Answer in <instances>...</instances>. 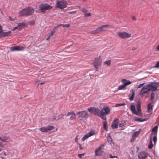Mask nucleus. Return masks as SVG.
<instances>
[{
  "label": "nucleus",
  "mask_w": 159,
  "mask_h": 159,
  "mask_svg": "<svg viewBox=\"0 0 159 159\" xmlns=\"http://www.w3.org/2000/svg\"><path fill=\"white\" fill-rule=\"evenodd\" d=\"M110 157L111 158H115V157H117V156H112V155L111 154H110Z\"/></svg>",
  "instance_id": "49"
},
{
  "label": "nucleus",
  "mask_w": 159,
  "mask_h": 159,
  "mask_svg": "<svg viewBox=\"0 0 159 159\" xmlns=\"http://www.w3.org/2000/svg\"><path fill=\"white\" fill-rule=\"evenodd\" d=\"M57 28V26L54 27L53 29L51 31V32L49 34V38H50L51 36H52L56 32V29Z\"/></svg>",
  "instance_id": "24"
},
{
  "label": "nucleus",
  "mask_w": 159,
  "mask_h": 159,
  "mask_svg": "<svg viewBox=\"0 0 159 159\" xmlns=\"http://www.w3.org/2000/svg\"><path fill=\"white\" fill-rule=\"evenodd\" d=\"M91 14L90 13H87L86 12L84 14V17H85L90 16H91Z\"/></svg>",
  "instance_id": "40"
},
{
  "label": "nucleus",
  "mask_w": 159,
  "mask_h": 159,
  "mask_svg": "<svg viewBox=\"0 0 159 159\" xmlns=\"http://www.w3.org/2000/svg\"><path fill=\"white\" fill-rule=\"evenodd\" d=\"M135 49V48H133L132 49V50H134Z\"/></svg>",
  "instance_id": "59"
},
{
  "label": "nucleus",
  "mask_w": 159,
  "mask_h": 159,
  "mask_svg": "<svg viewBox=\"0 0 159 159\" xmlns=\"http://www.w3.org/2000/svg\"><path fill=\"white\" fill-rule=\"evenodd\" d=\"M139 134V131H136L134 132L132 135V137L133 139L135 138L136 137H137Z\"/></svg>",
  "instance_id": "28"
},
{
  "label": "nucleus",
  "mask_w": 159,
  "mask_h": 159,
  "mask_svg": "<svg viewBox=\"0 0 159 159\" xmlns=\"http://www.w3.org/2000/svg\"><path fill=\"white\" fill-rule=\"evenodd\" d=\"M76 113L75 114L73 111L68 112L66 115L67 116H71L70 117V119L71 120L75 119H76Z\"/></svg>",
  "instance_id": "16"
},
{
  "label": "nucleus",
  "mask_w": 159,
  "mask_h": 159,
  "mask_svg": "<svg viewBox=\"0 0 159 159\" xmlns=\"http://www.w3.org/2000/svg\"><path fill=\"white\" fill-rule=\"evenodd\" d=\"M9 19L11 21H13L14 20V19H12L10 17H9Z\"/></svg>",
  "instance_id": "56"
},
{
  "label": "nucleus",
  "mask_w": 159,
  "mask_h": 159,
  "mask_svg": "<svg viewBox=\"0 0 159 159\" xmlns=\"http://www.w3.org/2000/svg\"><path fill=\"white\" fill-rule=\"evenodd\" d=\"M84 153H82V154H78V157L80 158H82V157H81L82 156V155H84Z\"/></svg>",
  "instance_id": "46"
},
{
  "label": "nucleus",
  "mask_w": 159,
  "mask_h": 159,
  "mask_svg": "<svg viewBox=\"0 0 159 159\" xmlns=\"http://www.w3.org/2000/svg\"><path fill=\"white\" fill-rule=\"evenodd\" d=\"M50 38H49V36H48V38L47 39V40H48V39H49Z\"/></svg>",
  "instance_id": "60"
},
{
  "label": "nucleus",
  "mask_w": 159,
  "mask_h": 159,
  "mask_svg": "<svg viewBox=\"0 0 159 159\" xmlns=\"http://www.w3.org/2000/svg\"><path fill=\"white\" fill-rule=\"evenodd\" d=\"M55 119H56V118H55V119H53V120H55Z\"/></svg>",
  "instance_id": "63"
},
{
  "label": "nucleus",
  "mask_w": 159,
  "mask_h": 159,
  "mask_svg": "<svg viewBox=\"0 0 159 159\" xmlns=\"http://www.w3.org/2000/svg\"><path fill=\"white\" fill-rule=\"evenodd\" d=\"M25 25V24L24 23H19L18 25V28H20L22 26H24Z\"/></svg>",
  "instance_id": "41"
},
{
  "label": "nucleus",
  "mask_w": 159,
  "mask_h": 159,
  "mask_svg": "<svg viewBox=\"0 0 159 159\" xmlns=\"http://www.w3.org/2000/svg\"><path fill=\"white\" fill-rule=\"evenodd\" d=\"M155 68H158L159 67V61L157 62L156 63L155 66H154Z\"/></svg>",
  "instance_id": "44"
},
{
  "label": "nucleus",
  "mask_w": 159,
  "mask_h": 159,
  "mask_svg": "<svg viewBox=\"0 0 159 159\" xmlns=\"http://www.w3.org/2000/svg\"><path fill=\"white\" fill-rule=\"evenodd\" d=\"M158 128V126H155L152 129V131L153 132H157Z\"/></svg>",
  "instance_id": "36"
},
{
  "label": "nucleus",
  "mask_w": 159,
  "mask_h": 159,
  "mask_svg": "<svg viewBox=\"0 0 159 159\" xmlns=\"http://www.w3.org/2000/svg\"><path fill=\"white\" fill-rule=\"evenodd\" d=\"M153 106L149 103L148 105V113L151 112L152 110Z\"/></svg>",
  "instance_id": "25"
},
{
  "label": "nucleus",
  "mask_w": 159,
  "mask_h": 159,
  "mask_svg": "<svg viewBox=\"0 0 159 159\" xmlns=\"http://www.w3.org/2000/svg\"><path fill=\"white\" fill-rule=\"evenodd\" d=\"M0 139L3 142H7L8 140V138L6 136L1 137Z\"/></svg>",
  "instance_id": "26"
},
{
  "label": "nucleus",
  "mask_w": 159,
  "mask_h": 159,
  "mask_svg": "<svg viewBox=\"0 0 159 159\" xmlns=\"http://www.w3.org/2000/svg\"><path fill=\"white\" fill-rule=\"evenodd\" d=\"M101 31L100 28L99 27L97 28L95 30L92 31L90 33L92 34H96L100 33Z\"/></svg>",
  "instance_id": "23"
},
{
  "label": "nucleus",
  "mask_w": 159,
  "mask_h": 159,
  "mask_svg": "<svg viewBox=\"0 0 159 159\" xmlns=\"http://www.w3.org/2000/svg\"><path fill=\"white\" fill-rule=\"evenodd\" d=\"M101 31H105L108 29L110 28L111 26L110 25H104L99 27Z\"/></svg>",
  "instance_id": "17"
},
{
  "label": "nucleus",
  "mask_w": 159,
  "mask_h": 159,
  "mask_svg": "<svg viewBox=\"0 0 159 159\" xmlns=\"http://www.w3.org/2000/svg\"><path fill=\"white\" fill-rule=\"evenodd\" d=\"M141 103L139 101L138 102L136 106L137 111H136L135 107L133 105V103H132L130 106V109L132 113L140 117L143 116L141 110Z\"/></svg>",
  "instance_id": "1"
},
{
  "label": "nucleus",
  "mask_w": 159,
  "mask_h": 159,
  "mask_svg": "<svg viewBox=\"0 0 159 159\" xmlns=\"http://www.w3.org/2000/svg\"><path fill=\"white\" fill-rule=\"evenodd\" d=\"M93 113L102 119V116L101 112V110H100L98 108H94V111Z\"/></svg>",
  "instance_id": "14"
},
{
  "label": "nucleus",
  "mask_w": 159,
  "mask_h": 159,
  "mask_svg": "<svg viewBox=\"0 0 159 159\" xmlns=\"http://www.w3.org/2000/svg\"><path fill=\"white\" fill-rule=\"evenodd\" d=\"M18 26L17 27H14L13 28V30H15L17 28H18Z\"/></svg>",
  "instance_id": "55"
},
{
  "label": "nucleus",
  "mask_w": 159,
  "mask_h": 159,
  "mask_svg": "<svg viewBox=\"0 0 159 159\" xmlns=\"http://www.w3.org/2000/svg\"><path fill=\"white\" fill-rule=\"evenodd\" d=\"M110 139H111V141H112V140L111 138H110Z\"/></svg>",
  "instance_id": "62"
},
{
  "label": "nucleus",
  "mask_w": 159,
  "mask_h": 159,
  "mask_svg": "<svg viewBox=\"0 0 159 159\" xmlns=\"http://www.w3.org/2000/svg\"><path fill=\"white\" fill-rule=\"evenodd\" d=\"M103 127L106 131H107V123L106 121L104 122L103 123Z\"/></svg>",
  "instance_id": "30"
},
{
  "label": "nucleus",
  "mask_w": 159,
  "mask_h": 159,
  "mask_svg": "<svg viewBox=\"0 0 159 159\" xmlns=\"http://www.w3.org/2000/svg\"><path fill=\"white\" fill-rule=\"evenodd\" d=\"M70 25L69 24H60V25H58L57 26V28H58L59 27L61 26H62L63 27H66L68 28L70 27Z\"/></svg>",
  "instance_id": "29"
},
{
  "label": "nucleus",
  "mask_w": 159,
  "mask_h": 159,
  "mask_svg": "<svg viewBox=\"0 0 159 159\" xmlns=\"http://www.w3.org/2000/svg\"><path fill=\"white\" fill-rule=\"evenodd\" d=\"M135 94L134 91L133 90H131L130 92L129 98V99L130 101H131L134 99V96Z\"/></svg>",
  "instance_id": "22"
},
{
  "label": "nucleus",
  "mask_w": 159,
  "mask_h": 159,
  "mask_svg": "<svg viewBox=\"0 0 159 159\" xmlns=\"http://www.w3.org/2000/svg\"><path fill=\"white\" fill-rule=\"evenodd\" d=\"M80 11L84 12V14L87 11V10L84 7L81 8Z\"/></svg>",
  "instance_id": "34"
},
{
  "label": "nucleus",
  "mask_w": 159,
  "mask_h": 159,
  "mask_svg": "<svg viewBox=\"0 0 159 159\" xmlns=\"http://www.w3.org/2000/svg\"><path fill=\"white\" fill-rule=\"evenodd\" d=\"M52 8L51 6L46 3H41L39 6V11L43 13H45L46 10H50Z\"/></svg>",
  "instance_id": "3"
},
{
  "label": "nucleus",
  "mask_w": 159,
  "mask_h": 159,
  "mask_svg": "<svg viewBox=\"0 0 159 159\" xmlns=\"http://www.w3.org/2000/svg\"><path fill=\"white\" fill-rule=\"evenodd\" d=\"M24 49L23 47H20L19 46H14L11 47V50L12 51H21Z\"/></svg>",
  "instance_id": "18"
},
{
  "label": "nucleus",
  "mask_w": 159,
  "mask_h": 159,
  "mask_svg": "<svg viewBox=\"0 0 159 159\" xmlns=\"http://www.w3.org/2000/svg\"><path fill=\"white\" fill-rule=\"evenodd\" d=\"M102 148H101V146H99L95 150V153L96 155L97 156L101 155L102 154Z\"/></svg>",
  "instance_id": "19"
},
{
  "label": "nucleus",
  "mask_w": 159,
  "mask_h": 159,
  "mask_svg": "<svg viewBox=\"0 0 159 159\" xmlns=\"http://www.w3.org/2000/svg\"><path fill=\"white\" fill-rule=\"evenodd\" d=\"M146 120L145 119L143 120L140 118H136L134 119V120L136 121H139V122H143L145 121Z\"/></svg>",
  "instance_id": "32"
},
{
  "label": "nucleus",
  "mask_w": 159,
  "mask_h": 159,
  "mask_svg": "<svg viewBox=\"0 0 159 159\" xmlns=\"http://www.w3.org/2000/svg\"><path fill=\"white\" fill-rule=\"evenodd\" d=\"M153 147V144H152V139H150L149 142V144L148 146V148L149 149H151Z\"/></svg>",
  "instance_id": "31"
},
{
  "label": "nucleus",
  "mask_w": 159,
  "mask_h": 159,
  "mask_svg": "<svg viewBox=\"0 0 159 159\" xmlns=\"http://www.w3.org/2000/svg\"><path fill=\"white\" fill-rule=\"evenodd\" d=\"M95 133V131L94 130H91L90 132L86 134L84 136L82 139V140L83 141H84L89 137L94 135Z\"/></svg>",
  "instance_id": "12"
},
{
  "label": "nucleus",
  "mask_w": 159,
  "mask_h": 159,
  "mask_svg": "<svg viewBox=\"0 0 159 159\" xmlns=\"http://www.w3.org/2000/svg\"><path fill=\"white\" fill-rule=\"evenodd\" d=\"M54 129V127L53 126L49 125L40 128L39 130L42 132H47L52 130Z\"/></svg>",
  "instance_id": "10"
},
{
  "label": "nucleus",
  "mask_w": 159,
  "mask_h": 159,
  "mask_svg": "<svg viewBox=\"0 0 159 159\" xmlns=\"http://www.w3.org/2000/svg\"><path fill=\"white\" fill-rule=\"evenodd\" d=\"M137 150H139V148L138 147H137Z\"/></svg>",
  "instance_id": "61"
},
{
  "label": "nucleus",
  "mask_w": 159,
  "mask_h": 159,
  "mask_svg": "<svg viewBox=\"0 0 159 159\" xmlns=\"http://www.w3.org/2000/svg\"><path fill=\"white\" fill-rule=\"evenodd\" d=\"M101 60L99 57L95 59V60L93 63V65L94 67L96 69H98L99 67L101 66Z\"/></svg>",
  "instance_id": "11"
},
{
  "label": "nucleus",
  "mask_w": 159,
  "mask_h": 159,
  "mask_svg": "<svg viewBox=\"0 0 159 159\" xmlns=\"http://www.w3.org/2000/svg\"><path fill=\"white\" fill-rule=\"evenodd\" d=\"M76 11H71V12H68L69 14H71L72 13L73 14H75L76 12Z\"/></svg>",
  "instance_id": "48"
},
{
  "label": "nucleus",
  "mask_w": 159,
  "mask_h": 159,
  "mask_svg": "<svg viewBox=\"0 0 159 159\" xmlns=\"http://www.w3.org/2000/svg\"><path fill=\"white\" fill-rule=\"evenodd\" d=\"M132 19L133 20H136V18H135V17L134 16H133L132 17Z\"/></svg>",
  "instance_id": "53"
},
{
  "label": "nucleus",
  "mask_w": 159,
  "mask_h": 159,
  "mask_svg": "<svg viewBox=\"0 0 159 159\" xmlns=\"http://www.w3.org/2000/svg\"><path fill=\"white\" fill-rule=\"evenodd\" d=\"M118 90H124L126 89L125 86L124 84L120 85L117 89Z\"/></svg>",
  "instance_id": "27"
},
{
  "label": "nucleus",
  "mask_w": 159,
  "mask_h": 159,
  "mask_svg": "<svg viewBox=\"0 0 159 159\" xmlns=\"http://www.w3.org/2000/svg\"><path fill=\"white\" fill-rule=\"evenodd\" d=\"M119 120L118 118H116L113 120L111 125L112 129H116L118 128Z\"/></svg>",
  "instance_id": "15"
},
{
  "label": "nucleus",
  "mask_w": 159,
  "mask_h": 159,
  "mask_svg": "<svg viewBox=\"0 0 159 159\" xmlns=\"http://www.w3.org/2000/svg\"><path fill=\"white\" fill-rule=\"evenodd\" d=\"M79 145L80 149V150L83 149V148L82 147L81 145L80 144H79Z\"/></svg>",
  "instance_id": "51"
},
{
  "label": "nucleus",
  "mask_w": 159,
  "mask_h": 159,
  "mask_svg": "<svg viewBox=\"0 0 159 159\" xmlns=\"http://www.w3.org/2000/svg\"><path fill=\"white\" fill-rule=\"evenodd\" d=\"M104 144H102V145L101 146H101V148L102 147H104Z\"/></svg>",
  "instance_id": "57"
},
{
  "label": "nucleus",
  "mask_w": 159,
  "mask_h": 159,
  "mask_svg": "<svg viewBox=\"0 0 159 159\" xmlns=\"http://www.w3.org/2000/svg\"><path fill=\"white\" fill-rule=\"evenodd\" d=\"M125 122L124 121H122L121 123L119 125V127H122L124 125Z\"/></svg>",
  "instance_id": "39"
},
{
  "label": "nucleus",
  "mask_w": 159,
  "mask_h": 159,
  "mask_svg": "<svg viewBox=\"0 0 159 159\" xmlns=\"http://www.w3.org/2000/svg\"><path fill=\"white\" fill-rule=\"evenodd\" d=\"M148 155L146 152L143 151L139 153L138 157L139 159H145Z\"/></svg>",
  "instance_id": "13"
},
{
  "label": "nucleus",
  "mask_w": 159,
  "mask_h": 159,
  "mask_svg": "<svg viewBox=\"0 0 159 159\" xmlns=\"http://www.w3.org/2000/svg\"><path fill=\"white\" fill-rule=\"evenodd\" d=\"M78 7L80 9H80L81 8V7H80V6H78Z\"/></svg>",
  "instance_id": "58"
},
{
  "label": "nucleus",
  "mask_w": 159,
  "mask_h": 159,
  "mask_svg": "<svg viewBox=\"0 0 159 159\" xmlns=\"http://www.w3.org/2000/svg\"><path fill=\"white\" fill-rule=\"evenodd\" d=\"M144 84V83H143L142 84H140L138 85L137 86V88H140L142 87Z\"/></svg>",
  "instance_id": "42"
},
{
  "label": "nucleus",
  "mask_w": 159,
  "mask_h": 159,
  "mask_svg": "<svg viewBox=\"0 0 159 159\" xmlns=\"http://www.w3.org/2000/svg\"><path fill=\"white\" fill-rule=\"evenodd\" d=\"M156 48L157 51H159V44L157 46Z\"/></svg>",
  "instance_id": "52"
},
{
  "label": "nucleus",
  "mask_w": 159,
  "mask_h": 159,
  "mask_svg": "<svg viewBox=\"0 0 159 159\" xmlns=\"http://www.w3.org/2000/svg\"><path fill=\"white\" fill-rule=\"evenodd\" d=\"M2 29V27L1 25L0 24V31H1Z\"/></svg>",
  "instance_id": "54"
},
{
  "label": "nucleus",
  "mask_w": 159,
  "mask_h": 159,
  "mask_svg": "<svg viewBox=\"0 0 159 159\" xmlns=\"http://www.w3.org/2000/svg\"><path fill=\"white\" fill-rule=\"evenodd\" d=\"M110 112V109L109 107L107 106L103 107L101 110V112L102 116V119L103 120H106L107 118L105 116L106 115Z\"/></svg>",
  "instance_id": "7"
},
{
  "label": "nucleus",
  "mask_w": 159,
  "mask_h": 159,
  "mask_svg": "<svg viewBox=\"0 0 159 159\" xmlns=\"http://www.w3.org/2000/svg\"><path fill=\"white\" fill-rule=\"evenodd\" d=\"M149 93V91L146 85H145L141 89L139 94L142 97H143L146 95L148 96Z\"/></svg>",
  "instance_id": "8"
},
{
  "label": "nucleus",
  "mask_w": 159,
  "mask_h": 159,
  "mask_svg": "<svg viewBox=\"0 0 159 159\" xmlns=\"http://www.w3.org/2000/svg\"><path fill=\"white\" fill-rule=\"evenodd\" d=\"M111 63V61L110 60L106 61L104 62V64H107V66H109Z\"/></svg>",
  "instance_id": "35"
},
{
  "label": "nucleus",
  "mask_w": 159,
  "mask_h": 159,
  "mask_svg": "<svg viewBox=\"0 0 159 159\" xmlns=\"http://www.w3.org/2000/svg\"><path fill=\"white\" fill-rule=\"evenodd\" d=\"M94 107H90L88 108V110L89 111L93 112H93L94 111Z\"/></svg>",
  "instance_id": "38"
},
{
  "label": "nucleus",
  "mask_w": 159,
  "mask_h": 159,
  "mask_svg": "<svg viewBox=\"0 0 159 159\" xmlns=\"http://www.w3.org/2000/svg\"><path fill=\"white\" fill-rule=\"evenodd\" d=\"M67 2L64 0L59 1L57 0L56 2V7L60 9H62L67 7Z\"/></svg>",
  "instance_id": "4"
},
{
  "label": "nucleus",
  "mask_w": 159,
  "mask_h": 159,
  "mask_svg": "<svg viewBox=\"0 0 159 159\" xmlns=\"http://www.w3.org/2000/svg\"><path fill=\"white\" fill-rule=\"evenodd\" d=\"M153 141L154 142V143H155L157 141V137L156 136H154L153 137Z\"/></svg>",
  "instance_id": "43"
},
{
  "label": "nucleus",
  "mask_w": 159,
  "mask_h": 159,
  "mask_svg": "<svg viewBox=\"0 0 159 159\" xmlns=\"http://www.w3.org/2000/svg\"><path fill=\"white\" fill-rule=\"evenodd\" d=\"M45 81H43V82H40L39 84H38V85H39V84H44L45 83Z\"/></svg>",
  "instance_id": "50"
},
{
  "label": "nucleus",
  "mask_w": 159,
  "mask_h": 159,
  "mask_svg": "<svg viewBox=\"0 0 159 159\" xmlns=\"http://www.w3.org/2000/svg\"><path fill=\"white\" fill-rule=\"evenodd\" d=\"M117 34L119 37L123 39L130 38L131 36L130 34L126 32H118Z\"/></svg>",
  "instance_id": "9"
},
{
  "label": "nucleus",
  "mask_w": 159,
  "mask_h": 159,
  "mask_svg": "<svg viewBox=\"0 0 159 159\" xmlns=\"http://www.w3.org/2000/svg\"><path fill=\"white\" fill-rule=\"evenodd\" d=\"M155 97V93L152 92L151 93V101L153 100Z\"/></svg>",
  "instance_id": "33"
},
{
  "label": "nucleus",
  "mask_w": 159,
  "mask_h": 159,
  "mask_svg": "<svg viewBox=\"0 0 159 159\" xmlns=\"http://www.w3.org/2000/svg\"><path fill=\"white\" fill-rule=\"evenodd\" d=\"M146 85L149 91L151 90L155 91L159 87V84L157 82L152 83Z\"/></svg>",
  "instance_id": "6"
},
{
  "label": "nucleus",
  "mask_w": 159,
  "mask_h": 159,
  "mask_svg": "<svg viewBox=\"0 0 159 159\" xmlns=\"http://www.w3.org/2000/svg\"><path fill=\"white\" fill-rule=\"evenodd\" d=\"M121 82L125 86L131 83V82L129 80H127L125 79H122L121 80Z\"/></svg>",
  "instance_id": "21"
},
{
  "label": "nucleus",
  "mask_w": 159,
  "mask_h": 159,
  "mask_svg": "<svg viewBox=\"0 0 159 159\" xmlns=\"http://www.w3.org/2000/svg\"><path fill=\"white\" fill-rule=\"evenodd\" d=\"M78 135H77L75 138V141L76 143H78Z\"/></svg>",
  "instance_id": "45"
},
{
  "label": "nucleus",
  "mask_w": 159,
  "mask_h": 159,
  "mask_svg": "<svg viewBox=\"0 0 159 159\" xmlns=\"http://www.w3.org/2000/svg\"><path fill=\"white\" fill-rule=\"evenodd\" d=\"M125 105V103H117L116 104V107H118L120 106H124Z\"/></svg>",
  "instance_id": "37"
},
{
  "label": "nucleus",
  "mask_w": 159,
  "mask_h": 159,
  "mask_svg": "<svg viewBox=\"0 0 159 159\" xmlns=\"http://www.w3.org/2000/svg\"><path fill=\"white\" fill-rule=\"evenodd\" d=\"M64 115L61 114L58 116V119L61 118Z\"/></svg>",
  "instance_id": "47"
},
{
  "label": "nucleus",
  "mask_w": 159,
  "mask_h": 159,
  "mask_svg": "<svg viewBox=\"0 0 159 159\" xmlns=\"http://www.w3.org/2000/svg\"><path fill=\"white\" fill-rule=\"evenodd\" d=\"M11 32L10 31H9L7 32H3L2 31V30L0 31V37L1 38V37H6L9 35L10 34Z\"/></svg>",
  "instance_id": "20"
},
{
  "label": "nucleus",
  "mask_w": 159,
  "mask_h": 159,
  "mask_svg": "<svg viewBox=\"0 0 159 159\" xmlns=\"http://www.w3.org/2000/svg\"><path fill=\"white\" fill-rule=\"evenodd\" d=\"M76 115L78 119L81 120L88 117V113L85 111L78 112L76 113Z\"/></svg>",
  "instance_id": "5"
},
{
  "label": "nucleus",
  "mask_w": 159,
  "mask_h": 159,
  "mask_svg": "<svg viewBox=\"0 0 159 159\" xmlns=\"http://www.w3.org/2000/svg\"><path fill=\"white\" fill-rule=\"evenodd\" d=\"M34 11V9L31 7H28L19 11L20 16H28L32 15Z\"/></svg>",
  "instance_id": "2"
}]
</instances>
